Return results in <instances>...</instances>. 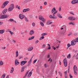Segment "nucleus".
Here are the masks:
<instances>
[{
	"label": "nucleus",
	"instance_id": "1",
	"mask_svg": "<svg viewBox=\"0 0 78 78\" xmlns=\"http://www.w3.org/2000/svg\"><path fill=\"white\" fill-rule=\"evenodd\" d=\"M9 17V15H2L1 17V19H7Z\"/></svg>",
	"mask_w": 78,
	"mask_h": 78
},
{
	"label": "nucleus",
	"instance_id": "2",
	"mask_svg": "<svg viewBox=\"0 0 78 78\" xmlns=\"http://www.w3.org/2000/svg\"><path fill=\"white\" fill-rule=\"evenodd\" d=\"M73 69L74 73L75 74V75H76V73H76V71L78 70V69H77V67H76V65H74V66Z\"/></svg>",
	"mask_w": 78,
	"mask_h": 78
},
{
	"label": "nucleus",
	"instance_id": "3",
	"mask_svg": "<svg viewBox=\"0 0 78 78\" xmlns=\"http://www.w3.org/2000/svg\"><path fill=\"white\" fill-rule=\"evenodd\" d=\"M9 3V1H5V2H4L3 5L2 6V8H5V6H6V5H8V4Z\"/></svg>",
	"mask_w": 78,
	"mask_h": 78
},
{
	"label": "nucleus",
	"instance_id": "4",
	"mask_svg": "<svg viewBox=\"0 0 78 78\" xmlns=\"http://www.w3.org/2000/svg\"><path fill=\"white\" fill-rule=\"evenodd\" d=\"M19 17L20 19L22 20L24 18H25V16L22 14H20L19 15Z\"/></svg>",
	"mask_w": 78,
	"mask_h": 78
},
{
	"label": "nucleus",
	"instance_id": "5",
	"mask_svg": "<svg viewBox=\"0 0 78 78\" xmlns=\"http://www.w3.org/2000/svg\"><path fill=\"white\" fill-rule=\"evenodd\" d=\"M68 19L71 21H72L73 20H76L75 18L72 17H69L68 18Z\"/></svg>",
	"mask_w": 78,
	"mask_h": 78
},
{
	"label": "nucleus",
	"instance_id": "6",
	"mask_svg": "<svg viewBox=\"0 0 78 78\" xmlns=\"http://www.w3.org/2000/svg\"><path fill=\"white\" fill-rule=\"evenodd\" d=\"M71 45H75L76 44V41L75 40H73L71 41Z\"/></svg>",
	"mask_w": 78,
	"mask_h": 78
},
{
	"label": "nucleus",
	"instance_id": "7",
	"mask_svg": "<svg viewBox=\"0 0 78 78\" xmlns=\"http://www.w3.org/2000/svg\"><path fill=\"white\" fill-rule=\"evenodd\" d=\"M27 63V61H22L20 62L21 66H23V65H25V63Z\"/></svg>",
	"mask_w": 78,
	"mask_h": 78
},
{
	"label": "nucleus",
	"instance_id": "8",
	"mask_svg": "<svg viewBox=\"0 0 78 78\" xmlns=\"http://www.w3.org/2000/svg\"><path fill=\"white\" fill-rule=\"evenodd\" d=\"M77 3H78V0H74L71 2V3L73 5H75Z\"/></svg>",
	"mask_w": 78,
	"mask_h": 78
},
{
	"label": "nucleus",
	"instance_id": "9",
	"mask_svg": "<svg viewBox=\"0 0 78 78\" xmlns=\"http://www.w3.org/2000/svg\"><path fill=\"white\" fill-rule=\"evenodd\" d=\"M63 63L65 67H67V60L64 59L63 60Z\"/></svg>",
	"mask_w": 78,
	"mask_h": 78
},
{
	"label": "nucleus",
	"instance_id": "10",
	"mask_svg": "<svg viewBox=\"0 0 78 78\" xmlns=\"http://www.w3.org/2000/svg\"><path fill=\"white\" fill-rule=\"evenodd\" d=\"M15 66H17V65H18L19 64V62L17 61V59H16L15 62Z\"/></svg>",
	"mask_w": 78,
	"mask_h": 78
},
{
	"label": "nucleus",
	"instance_id": "11",
	"mask_svg": "<svg viewBox=\"0 0 78 78\" xmlns=\"http://www.w3.org/2000/svg\"><path fill=\"white\" fill-rule=\"evenodd\" d=\"M7 11H8L7 9H4V10L2 11V14H6V12H7Z\"/></svg>",
	"mask_w": 78,
	"mask_h": 78
},
{
	"label": "nucleus",
	"instance_id": "12",
	"mask_svg": "<svg viewBox=\"0 0 78 78\" xmlns=\"http://www.w3.org/2000/svg\"><path fill=\"white\" fill-rule=\"evenodd\" d=\"M49 17H50V18L51 19H57V17H56V16H52L51 15H50L49 16Z\"/></svg>",
	"mask_w": 78,
	"mask_h": 78
},
{
	"label": "nucleus",
	"instance_id": "13",
	"mask_svg": "<svg viewBox=\"0 0 78 78\" xmlns=\"http://www.w3.org/2000/svg\"><path fill=\"white\" fill-rule=\"evenodd\" d=\"M30 11V9L28 8V9H24L23 10V12H27V11Z\"/></svg>",
	"mask_w": 78,
	"mask_h": 78
},
{
	"label": "nucleus",
	"instance_id": "14",
	"mask_svg": "<svg viewBox=\"0 0 78 78\" xmlns=\"http://www.w3.org/2000/svg\"><path fill=\"white\" fill-rule=\"evenodd\" d=\"M33 49V47H30L28 48V50L29 51H30L32 50Z\"/></svg>",
	"mask_w": 78,
	"mask_h": 78
},
{
	"label": "nucleus",
	"instance_id": "15",
	"mask_svg": "<svg viewBox=\"0 0 78 78\" xmlns=\"http://www.w3.org/2000/svg\"><path fill=\"white\" fill-rule=\"evenodd\" d=\"M31 74H32V72H30L29 73L27 76V78H30V76H31Z\"/></svg>",
	"mask_w": 78,
	"mask_h": 78
},
{
	"label": "nucleus",
	"instance_id": "16",
	"mask_svg": "<svg viewBox=\"0 0 78 78\" xmlns=\"http://www.w3.org/2000/svg\"><path fill=\"white\" fill-rule=\"evenodd\" d=\"M34 31H33V30H31L29 33V34L30 35H32V34H34Z\"/></svg>",
	"mask_w": 78,
	"mask_h": 78
},
{
	"label": "nucleus",
	"instance_id": "17",
	"mask_svg": "<svg viewBox=\"0 0 78 78\" xmlns=\"http://www.w3.org/2000/svg\"><path fill=\"white\" fill-rule=\"evenodd\" d=\"M57 17H59V18H62V17L61 16V15H60V14L59 13H57Z\"/></svg>",
	"mask_w": 78,
	"mask_h": 78
},
{
	"label": "nucleus",
	"instance_id": "18",
	"mask_svg": "<svg viewBox=\"0 0 78 78\" xmlns=\"http://www.w3.org/2000/svg\"><path fill=\"white\" fill-rule=\"evenodd\" d=\"M10 7L13 9H14V4H11Z\"/></svg>",
	"mask_w": 78,
	"mask_h": 78
},
{
	"label": "nucleus",
	"instance_id": "19",
	"mask_svg": "<svg viewBox=\"0 0 78 78\" xmlns=\"http://www.w3.org/2000/svg\"><path fill=\"white\" fill-rule=\"evenodd\" d=\"M39 19L40 20H42L44 18H43V17H42V16H40L39 17Z\"/></svg>",
	"mask_w": 78,
	"mask_h": 78
},
{
	"label": "nucleus",
	"instance_id": "20",
	"mask_svg": "<svg viewBox=\"0 0 78 78\" xmlns=\"http://www.w3.org/2000/svg\"><path fill=\"white\" fill-rule=\"evenodd\" d=\"M58 73L61 78L62 77V73L61 72H58Z\"/></svg>",
	"mask_w": 78,
	"mask_h": 78
},
{
	"label": "nucleus",
	"instance_id": "21",
	"mask_svg": "<svg viewBox=\"0 0 78 78\" xmlns=\"http://www.w3.org/2000/svg\"><path fill=\"white\" fill-rule=\"evenodd\" d=\"M12 9H12V8H11V7H10L8 9V10L9 11H12Z\"/></svg>",
	"mask_w": 78,
	"mask_h": 78
},
{
	"label": "nucleus",
	"instance_id": "22",
	"mask_svg": "<svg viewBox=\"0 0 78 78\" xmlns=\"http://www.w3.org/2000/svg\"><path fill=\"white\" fill-rule=\"evenodd\" d=\"M11 72H10V73H13V72L14 71V68L12 67L11 69Z\"/></svg>",
	"mask_w": 78,
	"mask_h": 78
},
{
	"label": "nucleus",
	"instance_id": "23",
	"mask_svg": "<svg viewBox=\"0 0 78 78\" xmlns=\"http://www.w3.org/2000/svg\"><path fill=\"white\" fill-rule=\"evenodd\" d=\"M19 56V52H18V51H16V57L17 58V56Z\"/></svg>",
	"mask_w": 78,
	"mask_h": 78
},
{
	"label": "nucleus",
	"instance_id": "24",
	"mask_svg": "<svg viewBox=\"0 0 78 78\" xmlns=\"http://www.w3.org/2000/svg\"><path fill=\"white\" fill-rule=\"evenodd\" d=\"M52 22H50V21H48L47 23V25H50L51 24Z\"/></svg>",
	"mask_w": 78,
	"mask_h": 78
},
{
	"label": "nucleus",
	"instance_id": "25",
	"mask_svg": "<svg viewBox=\"0 0 78 78\" xmlns=\"http://www.w3.org/2000/svg\"><path fill=\"white\" fill-rule=\"evenodd\" d=\"M4 31H5V30H0V34H3V33H4Z\"/></svg>",
	"mask_w": 78,
	"mask_h": 78
},
{
	"label": "nucleus",
	"instance_id": "26",
	"mask_svg": "<svg viewBox=\"0 0 78 78\" xmlns=\"http://www.w3.org/2000/svg\"><path fill=\"white\" fill-rule=\"evenodd\" d=\"M67 58L69 59H70V58H71V55H70V54H69L68 55H67Z\"/></svg>",
	"mask_w": 78,
	"mask_h": 78
},
{
	"label": "nucleus",
	"instance_id": "27",
	"mask_svg": "<svg viewBox=\"0 0 78 78\" xmlns=\"http://www.w3.org/2000/svg\"><path fill=\"white\" fill-rule=\"evenodd\" d=\"M40 24L42 27H44V24L41 21L40 22Z\"/></svg>",
	"mask_w": 78,
	"mask_h": 78
},
{
	"label": "nucleus",
	"instance_id": "28",
	"mask_svg": "<svg viewBox=\"0 0 78 78\" xmlns=\"http://www.w3.org/2000/svg\"><path fill=\"white\" fill-rule=\"evenodd\" d=\"M34 38V36H33L32 37H31L28 40L29 41H30V40H32V39H33Z\"/></svg>",
	"mask_w": 78,
	"mask_h": 78
},
{
	"label": "nucleus",
	"instance_id": "29",
	"mask_svg": "<svg viewBox=\"0 0 78 78\" xmlns=\"http://www.w3.org/2000/svg\"><path fill=\"white\" fill-rule=\"evenodd\" d=\"M56 11V9L54 8L52 10V13H53V12H54V11Z\"/></svg>",
	"mask_w": 78,
	"mask_h": 78
},
{
	"label": "nucleus",
	"instance_id": "30",
	"mask_svg": "<svg viewBox=\"0 0 78 78\" xmlns=\"http://www.w3.org/2000/svg\"><path fill=\"white\" fill-rule=\"evenodd\" d=\"M24 20L25 21H26V22H28V19L26 17H24Z\"/></svg>",
	"mask_w": 78,
	"mask_h": 78
},
{
	"label": "nucleus",
	"instance_id": "31",
	"mask_svg": "<svg viewBox=\"0 0 78 78\" xmlns=\"http://www.w3.org/2000/svg\"><path fill=\"white\" fill-rule=\"evenodd\" d=\"M58 12V11H56L55 12H54L53 14V17H55V14H56V13Z\"/></svg>",
	"mask_w": 78,
	"mask_h": 78
},
{
	"label": "nucleus",
	"instance_id": "32",
	"mask_svg": "<svg viewBox=\"0 0 78 78\" xmlns=\"http://www.w3.org/2000/svg\"><path fill=\"white\" fill-rule=\"evenodd\" d=\"M0 64L1 66H3V62L2 61H0Z\"/></svg>",
	"mask_w": 78,
	"mask_h": 78
},
{
	"label": "nucleus",
	"instance_id": "33",
	"mask_svg": "<svg viewBox=\"0 0 78 78\" xmlns=\"http://www.w3.org/2000/svg\"><path fill=\"white\" fill-rule=\"evenodd\" d=\"M5 75L3 74L1 78H5Z\"/></svg>",
	"mask_w": 78,
	"mask_h": 78
},
{
	"label": "nucleus",
	"instance_id": "34",
	"mask_svg": "<svg viewBox=\"0 0 78 78\" xmlns=\"http://www.w3.org/2000/svg\"><path fill=\"white\" fill-rule=\"evenodd\" d=\"M24 69H25V68L24 67H23L21 69V72H23V71H24Z\"/></svg>",
	"mask_w": 78,
	"mask_h": 78
},
{
	"label": "nucleus",
	"instance_id": "35",
	"mask_svg": "<svg viewBox=\"0 0 78 78\" xmlns=\"http://www.w3.org/2000/svg\"><path fill=\"white\" fill-rule=\"evenodd\" d=\"M44 38V36H42L39 39L40 40H42V39H43Z\"/></svg>",
	"mask_w": 78,
	"mask_h": 78
},
{
	"label": "nucleus",
	"instance_id": "36",
	"mask_svg": "<svg viewBox=\"0 0 78 78\" xmlns=\"http://www.w3.org/2000/svg\"><path fill=\"white\" fill-rule=\"evenodd\" d=\"M31 60H32V58L30 59V60L28 62V64H30V63H31Z\"/></svg>",
	"mask_w": 78,
	"mask_h": 78
},
{
	"label": "nucleus",
	"instance_id": "37",
	"mask_svg": "<svg viewBox=\"0 0 78 78\" xmlns=\"http://www.w3.org/2000/svg\"><path fill=\"white\" fill-rule=\"evenodd\" d=\"M67 46L68 47V48H69V47H70V46H71V45L69 43H68L67 44Z\"/></svg>",
	"mask_w": 78,
	"mask_h": 78
},
{
	"label": "nucleus",
	"instance_id": "38",
	"mask_svg": "<svg viewBox=\"0 0 78 78\" xmlns=\"http://www.w3.org/2000/svg\"><path fill=\"white\" fill-rule=\"evenodd\" d=\"M32 25L33 27H35V23H33L32 24Z\"/></svg>",
	"mask_w": 78,
	"mask_h": 78
},
{
	"label": "nucleus",
	"instance_id": "39",
	"mask_svg": "<svg viewBox=\"0 0 78 78\" xmlns=\"http://www.w3.org/2000/svg\"><path fill=\"white\" fill-rule=\"evenodd\" d=\"M69 24L70 25H74V24H73V22L69 23Z\"/></svg>",
	"mask_w": 78,
	"mask_h": 78
},
{
	"label": "nucleus",
	"instance_id": "40",
	"mask_svg": "<svg viewBox=\"0 0 78 78\" xmlns=\"http://www.w3.org/2000/svg\"><path fill=\"white\" fill-rule=\"evenodd\" d=\"M10 34H11V35H12V34H14V33H13V32H11V31H9Z\"/></svg>",
	"mask_w": 78,
	"mask_h": 78
},
{
	"label": "nucleus",
	"instance_id": "41",
	"mask_svg": "<svg viewBox=\"0 0 78 78\" xmlns=\"http://www.w3.org/2000/svg\"><path fill=\"white\" fill-rule=\"evenodd\" d=\"M41 20L43 21V22H45V19H44V18H43L42 20Z\"/></svg>",
	"mask_w": 78,
	"mask_h": 78
},
{
	"label": "nucleus",
	"instance_id": "42",
	"mask_svg": "<svg viewBox=\"0 0 78 78\" xmlns=\"http://www.w3.org/2000/svg\"><path fill=\"white\" fill-rule=\"evenodd\" d=\"M37 61V59L35 60L33 62V63L34 64V63H36V62Z\"/></svg>",
	"mask_w": 78,
	"mask_h": 78
},
{
	"label": "nucleus",
	"instance_id": "43",
	"mask_svg": "<svg viewBox=\"0 0 78 78\" xmlns=\"http://www.w3.org/2000/svg\"><path fill=\"white\" fill-rule=\"evenodd\" d=\"M9 21H10V22H12V21H13L14 20H13V19H10L9 20Z\"/></svg>",
	"mask_w": 78,
	"mask_h": 78
},
{
	"label": "nucleus",
	"instance_id": "44",
	"mask_svg": "<svg viewBox=\"0 0 78 78\" xmlns=\"http://www.w3.org/2000/svg\"><path fill=\"white\" fill-rule=\"evenodd\" d=\"M46 35V34L44 33H43L42 34H41V36H45Z\"/></svg>",
	"mask_w": 78,
	"mask_h": 78
},
{
	"label": "nucleus",
	"instance_id": "45",
	"mask_svg": "<svg viewBox=\"0 0 78 78\" xmlns=\"http://www.w3.org/2000/svg\"><path fill=\"white\" fill-rule=\"evenodd\" d=\"M44 67L45 68L47 67V64H44Z\"/></svg>",
	"mask_w": 78,
	"mask_h": 78
},
{
	"label": "nucleus",
	"instance_id": "46",
	"mask_svg": "<svg viewBox=\"0 0 78 78\" xmlns=\"http://www.w3.org/2000/svg\"><path fill=\"white\" fill-rule=\"evenodd\" d=\"M69 76L70 78H73V76L71 75L70 74Z\"/></svg>",
	"mask_w": 78,
	"mask_h": 78
},
{
	"label": "nucleus",
	"instance_id": "47",
	"mask_svg": "<svg viewBox=\"0 0 78 78\" xmlns=\"http://www.w3.org/2000/svg\"><path fill=\"white\" fill-rule=\"evenodd\" d=\"M2 50H5V47H2Z\"/></svg>",
	"mask_w": 78,
	"mask_h": 78
},
{
	"label": "nucleus",
	"instance_id": "48",
	"mask_svg": "<svg viewBox=\"0 0 78 78\" xmlns=\"http://www.w3.org/2000/svg\"><path fill=\"white\" fill-rule=\"evenodd\" d=\"M75 41H76V42H78V38H76V39Z\"/></svg>",
	"mask_w": 78,
	"mask_h": 78
},
{
	"label": "nucleus",
	"instance_id": "49",
	"mask_svg": "<svg viewBox=\"0 0 78 78\" xmlns=\"http://www.w3.org/2000/svg\"><path fill=\"white\" fill-rule=\"evenodd\" d=\"M64 73L65 76H67V72L66 71Z\"/></svg>",
	"mask_w": 78,
	"mask_h": 78
},
{
	"label": "nucleus",
	"instance_id": "50",
	"mask_svg": "<svg viewBox=\"0 0 78 78\" xmlns=\"http://www.w3.org/2000/svg\"><path fill=\"white\" fill-rule=\"evenodd\" d=\"M28 59V58L27 57H26L24 58V60H27V59Z\"/></svg>",
	"mask_w": 78,
	"mask_h": 78
},
{
	"label": "nucleus",
	"instance_id": "51",
	"mask_svg": "<svg viewBox=\"0 0 78 78\" xmlns=\"http://www.w3.org/2000/svg\"><path fill=\"white\" fill-rule=\"evenodd\" d=\"M77 34H78V33H75L74 34V36H76Z\"/></svg>",
	"mask_w": 78,
	"mask_h": 78
},
{
	"label": "nucleus",
	"instance_id": "52",
	"mask_svg": "<svg viewBox=\"0 0 78 78\" xmlns=\"http://www.w3.org/2000/svg\"><path fill=\"white\" fill-rule=\"evenodd\" d=\"M38 42H39V41L38 40L36 41L35 42V44H37V43H38Z\"/></svg>",
	"mask_w": 78,
	"mask_h": 78
},
{
	"label": "nucleus",
	"instance_id": "53",
	"mask_svg": "<svg viewBox=\"0 0 78 78\" xmlns=\"http://www.w3.org/2000/svg\"><path fill=\"white\" fill-rule=\"evenodd\" d=\"M59 11H61V7L59 8Z\"/></svg>",
	"mask_w": 78,
	"mask_h": 78
},
{
	"label": "nucleus",
	"instance_id": "54",
	"mask_svg": "<svg viewBox=\"0 0 78 78\" xmlns=\"http://www.w3.org/2000/svg\"><path fill=\"white\" fill-rule=\"evenodd\" d=\"M28 72H27V73L25 75L26 76H27V75H28Z\"/></svg>",
	"mask_w": 78,
	"mask_h": 78
},
{
	"label": "nucleus",
	"instance_id": "55",
	"mask_svg": "<svg viewBox=\"0 0 78 78\" xmlns=\"http://www.w3.org/2000/svg\"><path fill=\"white\" fill-rule=\"evenodd\" d=\"M3 24V23L1 21L0 22V25H2Z\"/></svg>",
	"mask_w": 78,
	"mask_h": 78
},
{
	"label": "nucleus",
	"instance_id": "56",
	"mask_svg": "<svg viewBox=\"0 0 78 78\" xmlns=\"http://www.w3.org/2000/svg\"><path fill=\"white\" fill-rule=\"evenodd\" d=\"M47 3L46 2H45L44 3V5H47Z\"/></svg>",
	"mask_w": 78,
	"mask_h": 78
},
{
	"label": "nucleus",
	"instance_id": "57",
	"mask_svg": "<svg viewBox=\"0 0 78 78\" xmlns=\"http://www.w3.org/2000/svg\"><path fill=\"white\" fill-rule=\"evenodd\" d=\"M70 13L71 14H73V15H74V13H73L72 12H70Z\"/></svg>",
	"mask_w": 78,
	"mask_h": 78
},
{
	"label": "nucleus",
	"instance_id": "58",
	"mask_svg": "<svg viewBox=\"0 0 78 78\" xmlns=\"http://www.w3.org/2000/svg\"><path fill=\"white\" fill-rule=\"evenodd\" d=\"M51 59V58H49V59L48 60V62L50 61Z\"/></svg>",
	"mask_w": 78,
	"mask_h": 78
},
{
	"label": "nucleus",
	"instance_id": "59",
	"mask_svg": "<svg viewBox=\"0 0 78 78\" xmlns=\"http://www.w3.org/2000/svg\"><path fill=\"white\" fill-rule=\"evenodd\" d=\"M72 33H70V34H68V36H70L71 35H72Z\"/></svg>",
	"mask_w": 78,
	"mask_h": 78
},
{
	"label": "nucleus",
	"instance_id": "60",
	"mask_svg": "<svg viewBox=\"0 0 78 78\" xmlns=\"http://www.w3.org/2000/svg\"><path fill=\"white\" fill-rule=\"evenodd\" d=\"M27 77V76H26L25 75V76L23 77V78H26Z\"/></svg>",
	"mask_w": 78,
	"mask_h": 78
},
{
	"label": "nucleus",
	"instance_id": "61",
	"mask_svg": "<svg viewBox=\"0 0 78 78\" xmlns=\"http://www.w3.org/2000/svg\"><path fill=\"white\" fill-rule=\"evenodd\" d=\"M43 47H45V44H43Z\"/></svg>",
	"mask_w": 78,
	"mask_h": 78
},
{
	"label": "nucleus",
	"instance_id": "62",
	"mask_svg": "<svg viewBox=\"0 0 78 78\" xmlns=\"http://www.w3.org/2000/svg\"><path fill=\"white\" fill-rule=\"evenodd\" d=\"M16 8H18V5H16Z\"/></svg>",
	"mask_w": 78,
	"mask_h": 78
},
{
	"label": "nucleus",
	"instance_id": "63",
	"mask_svg": "<svg viewBox=\"0 0 78 78\" xmlns=\"http://www.w3.org/2000/svg\"><path fill=\"white\" fill-rule=\"evenodd\" d=\"M51 49V47H50V46H49L48 49Z\"/></svg>",
	"mask_w": 78,
	"mask_h": 78
},
{
	"label": "nucleus",
	"instance_id": "64",
	"mask_svg": "<svg viewBox=\"0 0 78 78\" xmlns=\"http://www.w3.org/2000/svg\"><path fill=\"white\" fill-rule=\"evenodd\" d=\"M48 58H50V55H48Z\"/></svg>",
	"mask_w": 78,
	"mask_h": 78
}]
</instances>
